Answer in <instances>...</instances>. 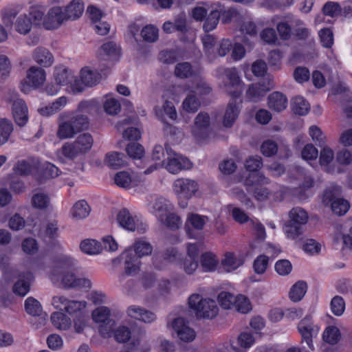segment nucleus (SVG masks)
I'll return each mask as SVG.
<instances>
[{
    "label": "nucleus",
    "mask_w": 352,
    "mask_h": 352,
    "mask_svg": "<svg viewBox=\"0 0 352 352\" xmlns=\"http://www.w3.org/2000/svg\"><path fill=\"white\" fill-rule=\"evenodd\" d=\"M153 248L148 242L140 239L135 242L133 248L127 249L119 257L114 258V264L123 263L124 266V272L120 279L123 278L124 275H135L140 270V258L151 254Z\"/></svg>",
    "instance_id": "nucleus-1"
},
{
    "label": "nucleus",
    "mask_w": 352,
    "mask_h": 352,
    "mask_svg": "<svg viewBox=\"0 0 352 352\" xmlns=\"http://www.w3.org/2000/svg\"><path fill=\"white\" fill-rule=\"evenodd\" d=\"M189 307L197 318H213L218 313L219 308L214 300L204 298L201 295L193 294L188 298Z\"/></svg>",
    "instance_id": "nucleus-2"
},
{
    "label": "nucleus",
    "mask_w": 352,
    "mask_h": 352,
    "mask_svg": "<svg viewBox=\"0 0 352 352\" xmlns=\"http://www.w3.org/2000/svg\"><path fill=\"white\" fill-rule=\"evenodd\" d=\"M289 217L284 230L288 238L294 239L302 234V226L308 221V214L304 209L296 207L290 210Z\"/></svg>",
    "instance_id": "nucleus-3"
},
{
    "label": "nucleus",
    "mask_w": 352,
    "mask_h": 352,
    "mask_svg": "<svg viewBox=\"0 0 352 352\" xmlns=\"http://www.w3.org/2000/svg\"><path fill=\"white\" fill-rule=\"evenodd\" d=\"M46 72L38 66H31L27 71L26 76L20 82V90L29 93L33 89L40 87L45 81Z\"/></svg>",
    "instance_id": "nucleus-4"
},
{
    "label": "nucleus",
    "mask_w": 352,
    "mask_h": 352,
    "mask_svg": "<svg viewBox=\"0 0 352 352\" xmlns=\"http://www.w3.org/2000/svg\"><path fill=\"white\" fill-rule=\"evenodd\" d=\"M165 149L168 156L167 162L165 164L163 160L162 163V165L165 164V168L168 172L177 174L182 170L190 169L192 167V163L188 158L177 153L168 145L165 146Z\"/></svg>",
    "instance_id": "nucleus-5"
},
{
    "label": "nucleus",
    "mask_w": 352,
    "mask_h": 352,
    "mask_svg": "<svg viewBox=\"0 0 352 352\" xmlns=\"http://www.w3.org/2000/svg\"><path fill=\"white\" fill-rule=\"evenodd\" d=\"M52 305L57 309L65 311L69 315L82 314L86 312L87 302L85 300H69L65 296H54Z\"/></svg>",
    "instance_id": "nucleus-6"
},
{
    "label": "nucleus",
    "mask_w": 352,
    "mask_h": 352,
    "mask_svg": "<svg viewBox=\"0 0 352 352\" xmlns=\"http://www.w3.org/2000/svg\"><path fill=\"white\" fill-rule=\"evenodd\" d=\"M338 191L337 188L326 189L323 193L322 202L325 206L330 205L335 214L342 216L349 210L350 206L348 201L336 197V192Z\"/></svg>",
    "instance_id": "nucleus-7"
},
{
    "label": "nucleus",
    "mask_w": 352,
    "mask_h": 352,
    "mask_svg": "<svg viewBox=\"0 0 352 352\" xmlns=\"http://www.w3.org/2000/svg\"><path fill=\"white\" fill-rule=\"evenodd\" d=\"M297 328L301 336L302 342H305L310 351H314L312 338L318 334L320 329L314 324L311 316L308 315L302 318L299 322Z\"/></svg>",
    "instance_id": "nucleus-8"
},
{
    "label": "nucleus",
    "mask_w": 352,
    "mask_h": 352,
    "mask_svg": "<svg viewBox=\"0 0 352 352\" xmlns=\"http://www.w3.org/2000/svg\"><path fill=\"white\" fill-rule=\"evenodd\" d=\"M67 118L69 120L78 133L88 129V101L82 100L78 103L75 111Z\"/></svg>",
    "instance_id": "nucleus-9"
},
{
    "label": "nucleus",
    "mask_w": 352,
    "mask_h": 352,
    "mask_svg": "<svg viewBox=\"0 0 352 352\" xmlns=\"http://www.w3.org/2000/svg\"><path fill=\"white\" fill-rule=\"evenodd\" d=\"M210 117L206 112L199 113L195 118L192 133L198 140H205L210 133Z\"/></svg>",
    "instance_id": "nucleus-10"
},
{
    "label": "nucleus",
    "mask_w": 352,
    "mask_h": 352,
    "mask_svg": "<svg viewBox=\"0 0 352 352\" xmlns=\"http://www.w3.org/2000/svg\"><path fill=\"white\" fill-rule=\"evenodd\" d=\"M198 189V184L193 179L179 178L173 183V190L179 198L190 199Z\"/></svg>",
    "instance_id": "nucleus-11"
},
{
    "label": "nucleus",
    "mask_w": 352,
    "mask_h": 352,
    "mask_svg": "<svg viewBox=\"0 0 352 352\" xmlns=\"http://www.w3.org/2000/svg\"><path fill=\"white\" fill-rule=\"evenodd\" d=\"M208 218L199 214L190 213L186 218L185 230L189 237L195 238V230L200 231L204 228V226Z\"/></svg>",
    "instance_id": "nucleus-12"
},
{
    "label": "nucleus",
    "mask_w": 352,
    "mask_h": 352,
    "mask_svg": "<svg viewBox=\"0 0 352 352\" xmlns=\"http://www.w3.org/2000/svg\"><path fill=\"white\" fill-rule=\"evenodd\" d=\"M65 21L63 8L56 6L51 8L45 16L43 26L47 30H54L60 27Z\"/></svg>",
    "instance_id": "nucleus-13"
},
{
    "label": "nucleus",
    "mask_w": 352,
    "mask_h": 352,
    "mask_svg": "<svg viewBox=\"0 0 352 352\" xmlns=\"http://www.w3.org/2000/svg\"><path fill=\"white\" fill-rule=\"evenodd\" d=\"M172 327L181 340L188 342L195 338V332L189 327L183 318H175L172 322Z\"/></svg>",
    "instance_id": "nucleus-14"
},
{
    "label": "nucleus",
    "mask_w": 352,
    "mask_h": 352,
    "mask_svg": "<svg viewBox=\"0 0 352 352\" xmlns=\"http://www.w3.org/2000/svg\"><path fill=\"white\" fill-rule=\"evenodd\" d=\"M78 133L67 118V116L65 114H60L58 116L56 137L59 140L72 139Z\"/></svg>",
    "instance_id": "nucleus-15"
},
{
    "label": "nucleus",
    "mask_w": 352,
    "mask_h": 352,
    "mask_svg": "<svg viewBox=\"0 0 352 352\" xmlns=\"http://www.w3.org/2000/svg\"><path fill=\"white\" fill-rule=\"evenodd\" d=\"M224 73L229 80L228 87L234 88L233 91H228V94L233 98H239L242 93V82L237 69L235 67L224 69Z\"/></svg>",
    "instance_id": "nucleus-16"
},
{
    "label": "nucleus",
    "mask_w": 352,
    "mask_h": 352,
    "mask_svg": "<svg viewBox=\"0 0 352 352\" xmlns=\"http://www.w3.org/2000/svg\"><path fill=\"white\" fill-rule=\"evenodd\" d=\"M12 116L16 124L23 126L28 120V107L22 99L14 100L12 107Z\"/></svg>",
    "instance_id": "nucleus-17"
},
{
    "label": "nucleus",
    "mask_w": 352,
    "mask_h": 352,
    "mask_svg": "<svg viewBox=\"0 0 352 352\" xmlns=\"http://www.w3.org/2000/svg\"><path fill=\"white\" fill-rule=\"evenodd\" d=\"M239 98H233L229 102L223 116V124L225 127H231L239 114V105L241 100L237 101Z\"/></svg>",
    "instance_id": "nucleus-18"
},
{
    "label": "nucleus",
    "mask_w": 352,
    "mask_h": 352,
    "mask_svg": "<svg viewBox=\"0 0 352 352\" xmlns=\"http://www.w3.org/2000/svg\"><path fill=\"white\" fill-rule=\"evenodd\" d=\"M129 317L141 320L144 322L151 323L156 320L155 314L137 305H131L127 309Z\"/></svg>",
    "instance_id": "nucleus-19"
},
{
    "label": "nucleus",
    "mask_w": 352,
    "mask_h": 352,
    "mask_svg": "<svg viewBox=\"0 0 352 352\" xmlns=\"http://www.w3.org/2000/svg\"><path fill=\"white\" fill-rule=\"evenodd\" d=\"M268 107L276 112H281L287 107V97L279 91H274L267 98Z\"/></svg>",
    "instance_id": "nucleus-20"
},
{
    "label": "nucleus",
    "mask_w": 352,
    "mask_h": 352,
    "mask_svg": "<svg viewBox=\"0 0 352 352\" xmlns=\"http://www.w3.org/2000/svg\"><path fill=\"white\" fill-rule=\"evenodd\" d=\"M120 49L113 41H108L99 48L98 56L104 60H114L120 56Z\"/></svg>",
    "instance_id": "nucleus-21"
},
{
    "label": "nucleus",
    "mask_w": 352,
    "mask_h": 352,
    "mask_svg": "<svg viewBox=\"0 0 352 352\" xmlns=\"http://www.w3.org/2000/svg\"><path fill=\"white\" fill-rule=\"evenodd\" d=\"M244 263V260L242 256L236 255L232 252H226L224 254V258L221 260V265L227 272H232Z\"/></svg>",
    "instance_id": "nucleus-22"
},
{
    "label": "nucleus",
    "mask_w": 352,
    "mask_h": 352,
    "mask_svg": "<svg viewBox=\"0 0 352 352\" xmlns=\"http://www.w3.org/2000/svg\"><path fill=\"white\" fill-rule=\"evenodd\" d=\"M184 91H188L186 98L182 102L183 109L188 113L196 112L201 106V102L195 95V90L190 89V85L184 86Z\"/></svg>",
    "instance_id": "nucleus-23"
},
{
    "label": "nucleus",
    "mask_w": 352,
    "mask_h": 352,
    "mask_svg": "<svg viewBox=\"0 0 352 352\" xmlns=\"http://www.w3.org/2000/svg\"><path fill=\"white\" fill-rule=\"evenodd\" d=\"M63 10L65 21L76 20L82 15L84 4L79 0H73Z\"/></svg>",
    "instance_id": "nucleus-24"
},
{
    "label": "nucleus",
    "mask_w": 352,
    "mask_h": 352,
    "mask_svg": "<svg viewBox=\"0 0 352 352\" xmlns=\"http://www.w3.org/2000/svg\"><path fill=\"white\" fill-rule=\"evenodd\" d=\"M32 58L37 64L44 67H49L54 63L52 54L47 49L43 47H36L34 50Z\"/></svg>",
    "instance_id": "nucleus-25"
},
{
    "label": "nucleus",
    "mask_w": 352,
    "mask_h": 352,
    "mask_svg": "<svg viewBox=\"0 0 352 352\" xmlns=\"http://www.w3.org/2000/svg\"><path fill=\"white\" fill-rule=\"evenodd\" d=\"M88 86V67H84L81 69L80 74L76 76L74 81L70 82V88L73 94H80L83 92Z\"/></svg>",
    "instance_id": "nucleus-26"
},
{
    "label": "nucleus",
    "mask_w": 352,
    "mask_h": 352,
    "mask_svg": "<svg viewBox=\"0 0 352 352\" xmlns=\"http://www.w3.org/2000/svg\"><path fill=\"white\" fill-rule=\"evenodd\" d=\"M116 219L118 224L125 230L129 231L135 230L137 221L126 208H123L119 211Z\"/></svg>",
    "instance_id": "nucleus-27"
},
{
    "label": "nucleus",
    "mask_w": 352,
    "mask_h": 352,
    "mask_svg": "<svg viewBox=\"0 0 352 352\" xmlns=\"http://www.w3.org/2000/svg\"><path fill=\"white\" fill-rule=\"evenodd\" d=\"M127 157L122 153L112 151L107 153L105 163L112 169H118L127 165Z\"/></svg>",
    "instance_id": "nucleus-28"
},
{
    "label": "nucleus",
    "mask_w": 352,
    "mask_h": 352,
    "mask_svg": "<svg viewBox=\"0 0 352 352\" xmlns=\"http://www.w3.org/2000/svg\"><path fill=\"white\" fill-rule=\"evenodd\" d=\"M273 87V82H269L267 87L262 83L252 84L247 91V96L252 101H257Z\"/></svg>",
    "instance_id": "nucleus-29"
},
{
    "label": "nucleus",
    "mask_w": 352,
    "mask_h": 352,
    "mask_svg": "<svg viewBox=\"0 0 352 352\" xmlns=\"http://www.w3.org/2000/svg\"><path fill=\"white\" fill-rule=\"evenodd\" d=\"M153 210L155 215L157 217L158 219H162L163 217L171 212L173 209V204L164 197H159L157 198L154 204H153Z\"/></svg>",
    "instance_id": "nucleus-30"
},
{
    "label": "nucleus",
    "mask_w": 352,
    "mask_h": 352,
    "mask_svg": "<svg viewBox=\"0 0 352 352\" xmlns=\"http://www.w3.org/2000/svg\"><path fill=\"white\" fill-rule=\"evenodd\" d=\"M61 282L65 287L77 288L85 286L87 279L80 277L73 272H67L63 275Z\"/></svg>",
    "instance_id": "nucleus-31"
},
{
    "label": "nucleus",
    "mask_w": 352,
    "mask_h": 352,
    "mask_svg": "<svg viewBox=\"0 0 352 352\" xmlns=\"http://www.w3.org/2000/svg\"><path fill=\"white\" fill-rule=\"evenodd\" d=\"M80 153L72 142L65 143L58 151V157L60 161L64 162L65 159L74 160Z\"/></svg>",
    "instance_id": "nucleus-32"
},
{
    "label": "nucleus",
    "mask_w": 352,
    "mask_h": 352,
    "mask_svg": "<svg viewBox=\"0 0 352 352\" xmlns=\"http://www.w3.org/2000/svg\"><path fill=\"white\" fill-rule=\"evenodd\" d=\"M50 319L54 326L60 330H67L72 324L71 319L62 311L54 312Z\"/></svg>",
    "instance_id": "nucleus-33"
},
{
    "label": "nucleus",
    "mask_w": 352,
    "mask_h": 352,
    "mask_svg": "<svg viewBox=\"0 0 352 352\" xmlns=\"http://www.w3.org/2000/svg\"><path fill=\"white\" fill-rule=\"evenodd\" d=\"M291 107L293 112L298 116L306 115L310 109L308 102L301 96H296L292 98Z\"/></svg>",
    "instance_id": "nucleus-34"
},
{
    "label": "nucleus",
    "mask_w": 352,
    "mask_h": 352,
    "mask_svg": "<svg viewBox=\"0 0 352 352\" xmlns=\"http://www.w3.org/2000/svg\"><path fill=\"white\" fill-rule=\"evenodd\" d=\"M307 285L305 281L296 282L290 289L289 296L293 302L300 301L307 292Z\"/></svg>",
    "instance_id": "nucleus-35"
},
{
    "label": "nucleus",
    "mask_w": 352,
    "mask_h": 352,
    "mask_svg": "<svg viewBox=\"0 0 352 352\" xmlns=\"http://www.w3.org/2000/svg\"><path fill=\"white\" fill-rule=\"evenodd\" d=\"M200 262L203 271L206 272L215 270L219 263L217 256L211 252L203 254Z\"/></svg>",
    "instance_id": "nucleus-36"
},
{
    "label": "nucleus",
    "mask_w": 352,
    "mask_h": 352,
    "mask_svg": "<svg viewBox=\"0 0 352 352\" xmlns=\"http://www.w3.org/2000/svg\"><path fill=\"white\" fill-rule=\"evenodd\" d=\"M72 76V72L65 66L60 65L55 68L54 77L57 85H64L67 84Z\"/></svg>",
    "instance_id": "nucleus-37"
},
{
    "label": "nucleus",
    "mask_w": 352,
    "mask_h": 352,
    "mask_svg": "<svg viewBox=\"0 0 352 352\" xmlns=\"http://www.w3.org/2000/svg\"><path fill=\"white\" fill-rule=\"evenodd\" d=\"M13 131L12 122L6 118L0 119V145L5 144Z\"/></svg>",
    "instance_id": "nucleus-38"
},
{
    "label": "nucleus",
    "mask_w": 352,
    "mask_h": 352,
    "mask_svg": "<svg viewBox=\"0 0 352 352\" xmlns=\"http://www.w3.org/2000/svg\"><path fill=\"white\" fill-rule=\"evenodd\" d=\"M21 10L19 6L8 7L2 10L1 16L3 22L6 27H12L13 25L14 19Z\"/></svg>",
    "instance_id": "nucleus-39"
},
{
    "label": "nucleus",
    "mask_w": 352,
    "mask_h": 352,
    "mask_svg": "<svg viewBox=\"0 0 352 352\" xmlns=\"http://www.w3.org/2000/svg\"><path fill=\"white\" fill-rule=\"evenodd\" d=\"M159 221L173 230L179 229L182 224L181 218L175 213L171 212L165 214L162 219H159Z\"/></svg>",
    "instance_id": "nucleus-40"
},
{
    "label": "nucleus",
    "mask_w": 352,
    "mask_h": 352,
    "mask_svg": "<svg viewBox=\"0 0 352 352\" xmlns=\"http://www.w3.org/2000/svg\"><path fill=\"white\" fill-rule=\"evenodd\" d=\"M192 89L195 91V95H197L199 97L207 96L212 91V88L201 78H196L195 80L192 85H190V89Z\"/></svg>",
    "instance_id": "nucleus-41"
},
{
    "label": "nucleus",
    "mask_w": 352,
    "mask_h": 352,
    "mask_svg": "<svg viewBox=\"0 0 352 352\" xmlns=\"http://www.w3.org/2000/svg\"><path fill=\"white\" fill-rule=\"evenodd\" d=\"M32 26V21L26 14L19 16L15 23L16 31L24 35L30 32Z\"/></svg>",
    "instance_id": "nucleus-42"
},
{
    "label": "nucleus",
    "mask_w": 352,
    "mask_h": 352,
    "mask_svg": "<svg viewBox=\"0 0 352 352\" xmlns=\"http://www.w3.org/2000/svg\"><path fill=\"white\" fill-rule=\"evenodd\" d=\"M322 338L325 342L330 344H335L340 339V331L335 326L328 327L323 332Z\"/></svg>",
    "instance_id": "nucleus-43"
},
{
    "label": "nucleus",
    "mask_w": 352,
    "mask_h": 352,
    "mask_svg": "<svg viewBox=\"0 0 352 352\" xmlns=\"http://www.w3.org/2000/svg\"><path fill=\"white\" fill-rule=\"evenodd\" d=\"M25 309L26 312L33 316H40L42 312V307L40 302L33 297H29L25 301Z\"/></svg>",
    "instance_id": "nucleus-44"
},
{
    "label": "nucleus",
    "mask_w": 352,
    "mask_h": 352,
    "mask_svg": "<svg viewBox=\"0 0 352 352\" xmlns=\"http://www.w3.org/2000/svg\"><path fill=\"white\" fill-rule=\"evenodd\" d=\"M194 72L189 63H178L175 68V74L180 78H187L193 76Z\"/></svg>",
    "instance_id": "nucleus-45"
},
{
    "label": "nucleus",
    "mask_w": 352,
    "mask_h": 352,
    "mask_svg": "<svg viewBox=\"0 0 352 352\" xmlns=\"http://www.w3.org/2000/svg\"><path fill=\"white\" fill-rule=\"evenodd\" d=\"M220 16V12L217 10H212L210 12L203 26L205 32L212 31L217 27Z\"/></svg>",
    "instance_id": "nucleus-46"
},
{
    "label": "nucleus",
    "mask_w": 352,
    "mask_h": 352,
    "mask_svg": "<svg viewBox=\"0 0 352 352\" xmlns=\"http://www.w3.org/2000/svg\"><path fill=\"white\" fill-rule=\"evenodd\" d=\"M270 183V179L261 173H252L245 181V185L248 187L262 186Z\"/></svg>",
    "instance_id": "nucleus-47"
},
{
    "label": "nucleus",
    "mask_w": 352,
    "mask_h": 352,
    "mask_svg": "<svg viewBox=\"0 0 352 352\" xmlns=\"http://www.w3.org/2000/svg\"><path fill=\"white\" fill-rule=\"evenodd\" d=\"M114 182L120 188H128L131 187L132 178L129 173L126 171H120L115 175Z\"/></svg>",
    "instance_id": "nucleus-48"
},
{
    "label": "nucleus",
    "mask_w": 352,
    "mask_h": 352,
    "mask_svg": "<svg viewBox=\"0 0 352 352\" xmlns=\"http://www.w3.org/2000/svg\"><path fill=\"white\" fill-rule=\"evenodd\" d=\"M236 298L230 292H222L218 296V300L223 309H230L234 307Z\"/></svg>",
    "instance_id": "nucleus-49"
},
{
    "label": "nucleus",
    "mask_w": 352,
    "mask_h": 352,
    "mask_svg": "<svg viewBox=\"0 0 352 352\" xmlns=\"http://www.w3.org/2000/svg\"><path fill=\"white\" fill-rule=\"evenodd\" d=\"M87 203L86 200L82 199L77 201L72 209V216L76 219H82L87 217Z\"/></svg>",
    "instance_id": "nucleus-50"
},
{
    "label": "nucleus",
    "mask_w": 352,
    "mask_h": 352,
    "mask_svg": "<svg viewBox=\"0 0 352 352\" xmlns=\"http://www.w3.org/2000/svg\"><path fill=\"white\" fill-rule=\"evenodd\" d=\"M93 320L98 323H105L107 320H111L110 310L107 307H100L92 312Z\"/></svg>",
    "instance_id": "nucleus-51"
},
{
    "label": "nucleus",
    "mask_w": 352,
    "mask_h": 352,
    "mask_svg": "<svg viewBox=\"0 0 352 352\" xmlns=\"http://www.w3.org/2000/svg\"><path fill=\"white\" fill-rule=\"evenodd\" d=\"M234 307L237 311L242 314H246L252 309L249 299L243 295L236 296Z\"/></svg>",
    "instance_id": "nucleus-52"
},
{
    "label": "nucleus",
    "mask_w": 352,
    "mask_h": 352,
    "mask_svg": "<svg viewBox=\"0 0 352 352\" xmlns=\"http://www.w3.org/2000/svg\"><path fill=\"white\" fill-rule=\"evenodd\" d=\"M330 306L333 314L338 316L342 315L345 309L344 300L340 296H336L332 298Z\"/></svg>",
    "instance_id": "nucleus-53"
},
{
    "label": "nucleus",
    "mask_w": 352,
    "mask_h": 352,
    "mask_svg": "<svg viewBox=\"0 0 352 352\" xmlns=\"http://www.w3.org/2000/svg\"><path fill=\"white\" fill-rule=\"evenodd\" d=\"M141 35L144 41L153 43L158 38V30L153 25H146L142 30Z\"/></svg>",
    "instance_id": "nucleus-54"
},
{
    "label": "nucleus",
    "mask_w": 352,
    "mask_h": 352,
    "mask_svg": "<svg viewBox=\"0 0 352 352\" xmlns=\"http://www.w3.org/2000/svg\"><path fill=\"white\" fill-rule=\"evenodd\" d=\"M320 41L325 48H330L333 44V34L329 28H323L319 32Z\"/></svg>",
    "instance_id": "nucleus-55"
},
{
    "label": "nucleus",
    "mask_w": 352,
    "mask_h": 352,
    "mask_svg": "<svg viewBox=\"0 0 352 352\" xmlns=\"http://www.w3.org/2000/svg\"><path fill=\"white\" fill-rule=\"evenodd\" d=\"M269 258L265 255L258 256L254 261L253 267L254 272L258 274L265 273L268 266Z\"/></svg>",
    "instance_id": "nucleus-56"
},
{
    "label": "nucleus",
    "mask_w": 352,
    "mask_h": 352,
    "mask_svg": "<svg viewBox=\"0 0 352 352\" xmlns=\"http://www.w3.org/2000/svg\"><path fill=\"white\" fill-rule=\"evenodd\" d=\"M50 203V199L44 193H36L32 198V206L38 209H45Z\"/></svg>",
    "instance_id": "nucleus-57"
},
{
    "label": "nucleus",
    "mask_w": 352,
    "mask_h": 352,
    "mask_svg": "<svg viewBox=\"0 0 352 352\" xmlns=\"http://www.w3.org/2000/svg\"><path fill=\"white\" fill-rule=\"evenodd\" d=\"M128 155L134 159H140L144 154L142 146L138 143H130L126 148Z\"/></svg>",
    "instance_id": "nucleus-58"
},
{
    "label": "nucleus",
    "mask_w": 352,
    "mask_h": 352,
    "mask_svg": "<svg viewBox=\"0 0 352 352\" xmlns=\"http://www.w3.org/2000/svg\"><path fill=\"white\" fill-rule=\"evenodd\" d=\"M30 285L29 282L22 278L18 280L13 286V292L18 296H25L30 291Z\"/></svg>",
    "instance_id": "nucleus-59"
},
{
    "label": "nucleus",
    "mask_w": 352,
    "mask_h": 352,
    "mask_svg": "<svg viewBox=\"0 0 352 352\" xmlns=\"http://www.w3.org/2000/svg\"><path fill=\"white\" fill-rule=\"evenodd\" d=\"M309 134L312 140L320 147L324 146L325 136L322 133L320 128L316 126H311L309 128Z\"/></svg>",
    "instance_id": "nucleus-60"
},
{
    "label": "nucleus",
    "mask_w": 352,
    "mask_h": 352,
    "mask_svg": "<svg viewBox=\"0 0 352 352\" xmlns=\"http://www.w3.org/2000/svg\"><path fill=\"white\" fill-rule=\"evenodd\" d=\"M322 12L324 14L327 16L335 17L340 14L341 12V8L339 3L333 1H329L324 5L322 8Z\"/></svg>",
    "instance_id": "nucleus-61"
},
{
    "label": "nucleus",
    "mask_w": 352,
    "mask_h": 352,
    "mask_svg": "<svg viewBox=\"0 0 352 352\" xmlns=\"http://www.w3.org/2000/svg\"><path fill=\"white\" fill-rule=\"evenodd\" d=\"M275 270L279 275L286 276L292 272V265L288 260H279L275 264Z\"/></svg>",
    "instance_id": "nucleus-62"
},
{
    "label": "nucleus",
    "mask_w": 352,
    "mask_h": 352,
    "mask_svg": "<svg viewBox=\"0 0 352 352\" xmlns=\"http://www.w3.org/2000/svg\"><path fill=\"white\" fill-rule=\"evenodd\" d=\"M87 326V313L85 312L82 314H78L74 319V327L75 331L78 333L83 332Z\"/></svg>",
    "instance_id": "nucleus-63"
},
{
    "label": "nucleus",
    "mask_w": 352,
    "mask_h": 352,
    "mask_svg": "<svg viewBox=\"0 0 352 352\" xmlns=\"http://www.w3.org/2000/svg\"><path fill=\"white\" fill-rule=\"evenodd\" d=\"M114 338L118 342L124 343L127 342L131 338L130 329L124 326L118 327L113 332Z\"/></svg>",
    "instance_id": "nucleus-64"
}]
</instances>
